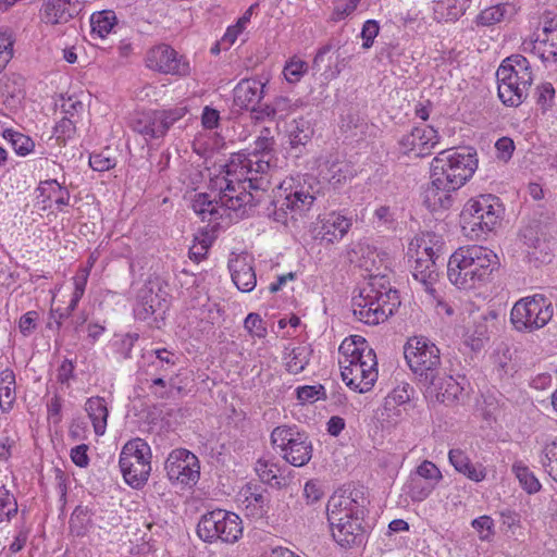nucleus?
<instances>
[{
  "label": "nucleus",
  "instance_id": "obj_1",
  "mask_svg": "<svg viewBox=\"0 0 557 557\" xmlns=\"http://www.w3.org/2000/svg\"><path fill=\"white\" fill-rule=\"evenodd\" d=\"M274 139L259 136L248 154H235L226 165V175L218 177L210 194H197L193 201L194 212L208 221L220 225L233 220L232 214L242 218L262 201L269 187L267 174L273 160Z\"/></svg>",
  "mask_w": 557,
  "mask_h": 557
},
{
  "label": "nucleus",
  "instance_id": "obj_2",
  "mask_svg": "<svg viewBox=\"0 0 557 557\" xmlns=\"http://www.w3.org/2000/svg\"><path fill=\"white\" fill-rule=\"evenodd\" d=\"M497 265L498 257L493 250L479 245L463 246L449 257L447 276L457 288L470 290L488 282Z\"/></svg>",
  "mask_w": 557,
  "mask_h": 557
},
{
  "label": "nucleus",
  "instance_id": "obj_3",
  "mask_svg": "<svg viewBox=\"0 0 557 557\" xmlns=\"http://www.w3.org/2000/svg\"><path fill=\"white\" fill-rule=\"evenodd\" d=\"M338 363L343 381L352 391L369 392L377 380L374 350L360 335L346 337L339 348Z\"/></svg>",
  "mask_w": 557,
  "mask_h": 557
},
{
  "label": "nucleus",
  "instance_id": "obj_4",
  "mask_svg": "<svg viewBox=\"0 0 557 557\" xmlns=\"http://www.w3.org/2000/svg\"><path fill=\"white\" fill-rule=\"evenodd\" d=\"M399 305L398 292L385 275L380 274L371 275L351 301L354 315L369 325L384 322Z\"/></svg>",
  "mask_w": 557,
  "mask_h": 557
},
{
  "label": "nucleus",
  "instance_id": "obj_5",
  "mask_svg": "<svg viewBox=\"0 0 557 557\" xmlns=\"http://www.w3.org/2000/svg\"><path fill=\"white\" fill-rule=\"evenodd\" d=\"M326 510L333 539L341 546H351L361 541L363 505L358 502L357 495L336 492L330 497Z\"/></svg>",
  "mask_w": 557,
  "mask_h": 557
},
{
  "label": "nucleus",
  "instance_id": "obj_6",
  "mask_svg": "<svg viewBox=\"0 0 557 557\" xmlns=\"http://www.w3.org/2000/svg\"><path fill=\"white\" fill-rule=\"evenodd\" d=\"M503 213L499 198L491 194L468 200L460 214L463 235L471 240L481 239L496 228Z\"/></svg>",
  "mask_w": 557,
  "mask_h": 557
},
{
  "label": "nucleus",
  "instance_id": "obj_7",
  "mask_svg": "<svg viewBox=\"0 0 557 557\" xmlns=\"http://www.w3.org/2000/svg\"><path fill=\"white\" fill-rule=\"evenodd\" d=\"M478 168L476 153L470 148L446 149L441 151L431 163V173L440 183L449 184L459 189L472 177Z\"/></svg>",
  "mask_w": 557,
  "mask_h": 557
},
{
  "label": "nucleus",
  "instance_id": "obj_8",
  "mask_svg": "<svg viewBox=\"0 0 557 557\" xmlns=\"http://www.w3.org/2000/svg\"><path fill=\"white\" fill-rule=\"evenodd\" d=\"M310 189L311 187L300 180L294 177L284 180L273 195L275 221L286 223L288 216L295 221L302 218L315 200V196Z\"/></svg>",
  "mask_w": 557,
  "mask_h": 557
},
{
  "label": "nucleus",
  "instance_id": "obj_9",
  "mask_svg": "<svg viewBox=\"0 0 557 557\" xmlns=\"http://www.w3.org/2000/svg\"><path fill=\"white\" fill-rule=\"evenodd\" d=\"M404 355L411 372L422 386L435 380L442 370L441 351L428 337H410L404 347Z\"/></svg>",
  "mask_w": 557,
  "mask_h": 557
},
{
  "label": "nucleus",
  "instance_id": "obj_10",
  "mask_svg": "<svg viewBox=\"0 0 557 557\" xmlns=\"http://www.w3.org/2000/svg\"><path fill=\"white\" fill-rule=\"evenodd\" d=\"M197 534L207 543L220 540L234 544L243 535L242 520L234 512L215 509L201 517L197 525Z\"/></svg>",
  "mask_w": 557,
  "mask_h": 557
},
{
  "label": "nucleus",
  "instance_id": "obj_11",
  "mask_svg": "<svg viewBox=\"0 0 557 557\" xmlns=\"http://www.w3.org/2000/svg\"><path fill=\"white\" fill-rule=\"evenodd\" d=\"M552 302L541 294L519 299L510 311V322L519 332L544 327L553 318Z\"/></svg>",
  "mask_w": 557,
  "mask_h": 557
},
{
  "label": "nucleus",
  "instance_id": "obj_12",
  "mask_svg": "<svg viewBox=\"0 0 557 557\" xmlns=\"http://www.w3.org/2000/svg\"><path fill=\"white\" fill-rule=\"evenodd\" d=\"M150 447L141 438L127 442L120 454V468L125 482L133 487L143 486L150 474Z\"/></svg>",
  "mask_w": 557,
  "mask_h": 557
},
{
  "label": "nucleus",
  "instance_id": "obj_13",
  "mask_svg": "<svg viewBox=\"0 0 557 557\" xmlns=\"http://www.w3.org/2000/svg\"><path fill=\"white\" fill-rule=\"evenodd\" d=\"M187 113L186 107H175L169 110H150L138 112L131 122L134 132L146 140L163 137L170 127Z\"/></svg>",
  "mask_w": 557,
  "mask_h": 557
},
{
  "label": "nucleus",
  "instance_id": "obj_14",
  "mask_svg": "<svg viewBox=\"0 0 557 557\" xmlns=\"http://www.w3.org/2000/svg\"><path fill=\"white\" fill-rule=\"evenodd\" d=\"M164 469L171 482L183 485L196 484L200 474L198 458L184 448L171 451L165 460Z\"/></svg>",
  "mask_w": 557,
  "mask_h": 557
},
{
  "label": "nucleus",
  "instance_id": "obj_15",
  "mask_svg": "<svg viewBox=\"0 0 557 557\" xmlns=\"http://www.w3.org/2000/svg\"><path fill=\"white\" fill-rule=\"evenodd\" d=\"M146 64L150 70L162 74L187 76L190 73V66L185 57L164 44L158 45L147 52Z\"/></svg>",
  "mask_w": 557,
  "mask_h": 557
},
{
  "label": "nucleus",
  "instance_id": "obj_16",
  "mask_svg": "<svg viewBox=\"0 0 557 557\" xmlns=\"http://www.w3.org/2000/svg\"><path fill=\"white\" fill-rule=\"evenodd\" d=\"M438 140L440 136L436 129L429 125H422L413 127L410 133L404 135L399 145L405 153L424 157L438 144Z\"/></svg>",
  "mask_w": 557,
  "mask_h": 557
},
{
  "label": "nucleus",
  "instance_id": "obj_17",
  "mask_svg": "<svg viewBox=\"0 0 557 557\" xmlns=\"http://www.w3.org/2000/svg\"><path fill=\"white\" fill-rule=\"evenodd\" d=\"M533 49L543 62L557 61V16L545 15L542 26L535 32Z\"/></svg>",
  "mask_w": 557,
  "mask_h": 557
},
{
  "label": "nucleus",
  "instance_id": "obj_18",
  "mask_svg": "<svg viewBox=\"0 0 557 557\" xmlns=\"http://www.w3.org/2000/svg\"><path fill=\"white\" fill-rule=\"evenodd\" d=\"M351 226V222L339 212H330L319 216L317 225L313 227L315 239L334 244L339 242Z\"/></svg>",
  "mask_w": 557,
  "mask_h": 557
},
{
  "label": "nucleus",
  "instance_id": "obj_19",
  "mask_svg": "<svg viewBox=\"0 0 557 557\" xmlns=\"http://www.w3.org/2000/svg\"><path fill=\"white\" fill-rule=\"evenodd\" d=\"M496 78L520 83L522 87L531 86L534 79L530 62L522 54H512L503 60L496 71Z\"/></svg>",
  "mask_w": 557,
  "mask_h": 557
},
{
  "label": "nucleus",
  "instance_id": "obj_20",
  "mask_svg": "<svg viewBox=\"0 0 557 557\" xmlns=\"http://www.w3.org/2000/svg\"><path fill=\"white\" fill-rule=\"evenodd\" d=\"M423 387L426 395L434 397L437 401L443 404H454L463 391V386L451 375L442 373V370L436 374L435 380L426 382Z\"/></svg>",
  "mask_w": 557,
  "mask_h": 557
},
{
  "label": "nucleus",
  "instance_id": "obj_21",
  "mask_svg": "<svg viewBox=\"0 0 557 557\" xmlns=\"http://www.w3.org/2000/svg\"><path fill=\"white\" fill-rule=\"evenodd\" d=\"M232 281L243 293L251 292L257 284L253 259L248 253L236 255L228 261Z\"/></svg>",
  "mask_w": 557,
  "mask_h": 557
},
{
  "label": "nucleus",
  "instance_id": "obj_22",
  "mask_svg": "<svg viewBox=\"0 0 557 557\" xmlns=\"http://www.w3.org/2000/svg\"><path fill=\"white\" fill-rule=\"evenodd\" d=\"M265 84L260 79L240 81L234 89V102L242 109L256 111L263 98Z\"/></svg>",
  "mask_w": 557,
  "mask_h": 557
},
{
  "label": "nucleus",
  "instance_id": "obj_23",
  "mask_svg": "<svg viewBox=\"0 0 557 557\" xmlns=\"http://www.w3.org/2000/svg\"><path fill=\"white\" fill-rule=\"evenodd\" d=\"M79 11L78 0H48L41 10V21L57 25L67 23Z\"/></svg>",
  "mask_w": 557,
  "mask_h": 557
},
{
  "label": "nucleus",
  "instance_id": "obj_24",
  "mask_svg": "<svg viewBox=\"0 0 557 557\" xmlns=\"http://www.w3.org/2000/svg\"><path fill=\"white\" fill-rule=\"evenodd\" d=\"M457 189H451L449 184L440 183L431 173V183L423 191V203L433 212L447 210L453 206L451 194Z\"/></svg>",
  "mask_w": 557,
  "mask_h": 557
},
{
  "label": "nucleus",
  "instance_id": "obj_25",
  "mask_svg": "<svg viewBox=\"0 0 557 557\" xmlns=\"http://www.w3.org/2000/svg\"><path fill=\"white\" fill-rule=\"evenodd\" d=\"M450 465L456 471L474 482H481L486 476L485 468L478 463L473 465L469 456L460 448H453L448 453Z\"/></svg>",
  "mask_w": 557,
  "mask_h": 557
},
{
  "label": "nucleus",
  "instance_id": "obj_26",
  "mask_svg": "<svg viewBox=\"0 0 557 557\" xmlns=\"http://www.w3.org/2000/svg\"><path fill=\"white\" fill-rule=\"evenodd\" d=\"M412 276L424 286L428 293L435 292L434 284L437 281L438 273L436 261L431 258L413 257Z\"/></svg>",
  "mask_w": 557,
  "mask_h": 557
},
{
  "label": "nucleus",
  "instance_id": "obj_27",
  "mask_svg": "<svg viewBox=\"0 0 557 557\" xmlns=\"http://www.w3.org/2000/svg\"><path fill=\"white\" fill-rule=\"evenodd\" d=\"M530 87H522L520 83L509 79L497 78L498 97L507 107H519L527 99Z\"/></svg>",
  "mask_w": 557,
  "mask_h": 557
},
{
  "label": "nucleus",
  "instance_id": "obj_28",
  "mask_svg": "<svg viewBox=\"0 0 557 557\" xmlns=\"http://www.w3.org/2000/svg\"><path fill=\"white\" fill-rule=\"evenodd\" d=\"M313 447L308 434L305 432L296 438L294 447L283 453L281 457L294 467H304L312 458Z\"/></svg>",
  "mask_w": 557,
  "mask_h": 557
},
{
  "label": "nucleus",
  "instance_id": "obj_29",
  "mask_svg": "<svg viewBox=\"0 0 557 557\" xmlns=\"http://www.w3.org/2000/svg\"><path fill=\"white\" fill-rule=\"evenodd\" d=\"M85 410L91 420L94 431L97 435H103L107 429L109 410L104 398L95 396L86 400Z\"/></svg>",
  "mask_w": 557,
  "mask_h": 557
},
{
  "label": "nucleus",
  "instance_id": "obj_30",
  "mask_svg": "<svg viewBox=\"0 0 557 557\" xmlns=\"http://www.w3.org/2000/svg\"><path fill=\"white\" fill-rule=\"evenodd\" d=\"M305 432L300 431L296 425H280L271 432V444L273 448L281 455L287 449L294 447L296 438Z\"/></svg>",
  "mask_w": 557,
  "mask_h": 557
},
{
  "label": "nucleus",
  "instance_id": "obj_31",
  "mask_svg": "<svg viewBox=\"0 0 557 557\" xmlns=\"http://www.w3.org/2000/svg\"><path fill=\"white\" fill-rule=\"evenodd\" d=\"M286 132L292 149L298 150V152L301 153V148L310 141L312 136V129L309 123L302 117L293 120L287 125Z\"/></svg>",
  "mask_w": 557,
  "mask_h": 557
},
{
  "label": "nucleus",
  "instance_id": "obj_32",
  "mask_svg": "<svg viewBox=\"0 0 557 557\" xmlns=\"http://www.w3.org/2000/svg\"><path fill=\"white\" fill-rule=\"evenodd\" d=\"M312 355V349L310 345H299L293 347L289 351L285 352V368L290 374H299L301 373Z\"/></svg>",
  "mask_w": 557,
  "mask_h": 557
},
{
  "label": "nucleus",
  "instance_id": "obj_33",
  "mask_svg": "<svg viewBox=\"0 0 557 557\" xmlns=\"http://www.w3.org/2000/svg\"><path fill=\"white\" fill-rule=\"evenodd\" d=\"M323 178L333 187H339L354 176V169L345 160H334L326 163V169L322 171Z\"/></svg>",
  "mask_w": 557,
  "mask_h": 557
},
{
  "label": "nucleus",
  "instance_id": "obj_34",
  "mask_svg": "<svg viewBox=\"0 0 557 557\" xmlns=\"http://www.w3.org/2000/svg\"><path fill=\"white\" fill-rule=\"evenodd\" d=\"M435 238L436 236L432 233H425L421 236H417L409 244L408 256L413 258L419 257L420 255L421 258H431L436 261L440 248L435 247Z\"/></svg>",
  "mask_w": 557,
  "mask_h": 557
},
{
  "label": "nucleus",
  "instance_id": "obj_35",
  "mask_svg": "<svg viewBox=\"0 0 557 557\" xmlns=\"http://www.w3.org/2000/svg\"><path fill=\"white\" fill-rule=\"evenodd\" d=\"M15 374L11 369L0 372V408L3 412L10 411L16 399Z\"/></svg>",
  "mask_w": 557,
  "mask_h": 557
},
{
  "label": "nucleus",
  "instance_id": "obj_36",
  "mask_svg": "<svg viewBox=\"0 0 557 557\" xmlns=\"http://www.w3.org/2000/svg\"><path fill=\"white\" fill-rule=\"evenodd\" d=\"M412 394L413 387L408 383L396 386L385 398V410L400 417L401 410L398 407L408 405Z\"/></svg>",
  "mask_w": 557,
  "mask_h": 557
},
{
  "label": "nucleus",
  "instance_id": "obj_37",
  "mask_svg": "<svg viewBox=\"0 0 557 557\" xmlns=\"http://www.w3.org/2000/svg\"><path fill=\"white\" fill-rule=\"evenodd\" d=\"M255 470L259 476V479L267 484L272 486L282 487L286 485V481L282 478L280 472V467L277 463L268 460V459H258L255 466Z\"/></svg>",
  "mask_w": 557,
  "mask_h": 557
},
{
  "label": "nucleus",
  "instance_id": "obj_38",
  "mask_svg": "<svg viewBox=\"0 0 557 557\" xmlns=\"http://www.w3.org/2000/svg\"><path fill=\"white\" fill-rule=\"evenodd\" d=\"M161 308V299L152 289H144L139 294V299L135 306V315L140 320H146L154 314Z\"/></svg>",
  "mask_w": 557,
  "mask_h": 557
},
{
  "label": "nucleus",
  "instance_id": "obj_39",
  "mask_svg": "<svg viewBox=\"0 0 557 557\" xmlns=\"http://www.w3.org/2000/svg\"><path fill=\"white\" fill-rule=\"evenodd\" d=\"M116 22V16L113 11L106 10L96 12L90 16L91 35L99 38H106L111 33Z\"/></svg>",
  "mask_w": 557,
  "mask_h": 557
},
{
  "label": "nucleus",
  "instance_id": "obj_40",
  "mask_svg": "<svg viewBox=\"0 0 557 557\" xmlns=\"http://www.w3.org/2000/svg\"><path fill=\"white\" fill-rule=\"evenodd\" d=\"M493 358L495 369L500 377L511 376L517 372V366L512 361V352L508 345H499Z\"/></svg>",
  "mask_w": 557,
  "mask_h": 557
},
{
  "label": "nucleus",
  "instance_id": "obj_41",
  "mask_svg": "<svg viewBox=\"0 0 557 557\" xmlns=\"http://www.w3.org/2000/svg\"><path fill=\"white\" fill-rule=\"evenodd\" d=\"M243 504L250 515H262L264 512L265 497L256 486L246 485L242 491Z\"/></svg>",
  "mask_w": 557,
  "mask_h": 557
},
{
  "label": "nucleus",
  "instance_id": "obj_42",
  "mask_svg": "<svg viewBox=\"0 0 557 557\" xmlns=\"http://www.w3.org/2000/svg\"><path fill=\"white\" fill-rule=\"evenodd\" d=\"M512 472L519 480L522 487L529 493L533 494L540 491L541 484L530 469L521 461L512 465Z\"/></svg>",
  "mask_w": 557,
  "mask_h": 557
},
{
  "label": "nucleus",
  "instance_id": "obj_43",
  "mask_svg": "<svg viewBox=\"0 0 557 557\" xmlns=\"http://www.w3.org/2000/svg\"><path fill=\"white\" fill-rule=\"evenodd\" d=\"M406 487L407 494L411 500L414 503H420L431 495L432 491L434 490V484L424 483L421 479L411 476Z\"/></svg>",
  "mask_w": 557,
  "mask_h": 557
},
{
  "label": "nucleus",
  "instance_id": "obj_44",
  "mask_svg": "<svg viewBox=\"0 0 557 557\" xmlns=\"http://www.w3.org/2000/svg\"><path fill=\"white\" fill-rule=\"evenodd\" d=\"M17 502L13 494L5 487H0V522L10 521L17 513Z\"/></svg>",
  "mask_w": 557,
  "mask_h": 557
},
{
  "label": "nucleus",
  "instance_id": "obj_45",
  "mask_svg": "<svg viewBox=\"0 0 557 557\" xmlns=\"http://www.w3.org/2000/svg\"><path fill=\"white\" fill-rule=\"evenodd\" d=\"M14 39L9 28L0 27V73L13 57Z\"/></svg>",
  "mask_w": 557,
  "mask_h": 557
},
{
  "label": "nucleus",
  "instance_id": "obj_46",
  "mask_svg": "<svg viewBox=\"0 0 557 557\" xmlns=\"http://www.w3.org/2000/svg\"><path fill=\"white\" fill-rule=\"evenodd\" d=\"M540 461L546 472L557 481V442L547 443L544 446Z\"/></svg>",
  "mask_w": 557,
  "mask_h": 557
},
{
  "label": "nucleus",
  "instance_id": "obj_47",
  "mask_svg": "<svg viewBox=\"0 0 557 557\" xmlns=\"http://www.w3.org/2000/svg\"><path fill=\"white\" fill-rule=\"evenodd\" d=\"M4 138H8L12 148L18 156H26L33 151L35 144L33 139L24 134L7 131Z\"/></svg>",
  "mask_w": 557,
  "mask_h": 557
},
{
  "label": "nucleus",
  "instance_id": "obj_48",
  "mask_svg": "<svg viewBox=\"0 0 557 557\" xmlns=\"http://www.w3.org/2000/svg\"><path fill=\"white\" fill-rule=\"evenodd\" d=\"M297 399L300 404H313L320 399H326V392L323 385H304L296 389Z\"/></svg>",
  "mask_w": 557,
  "mask_h": 557
},
{
  "label": "nucleus",
  "instance_id": "obj_49",
  "mask_svg": "<svg viewBox=\"0 0 557 557\" xmlns=\"http://www.w3.org/2000/svg\"><path fill=\"white\" fill-rule=\"evenodd\" d=\"M307 71V62L300 60L297 57H294L286 62L283 69V74L288 83L295 84L301 79V77L306 74Z\"/></svg>",
  "mask_w": 557,
  "mask_h": 557
},
{
  "label": "nucleus",
  "instance_id": "obj_50",
  "mask_svg": "<svg viewBox=\"0 0 557 557\" xmlns=\"http://www.w3.org/2000/svg\"><path fill=\"white\" fill-rule=\"evenodd\" d=\"M471 527L478 532L482 542H491L495 535V523L490 516H480L471 521Z\"/></svg>",
  "mask_w": 557,
  "mask_h": 557
},
{
  "label": "nucleus",
  "instance_id": "obj_51",
  "mask_svg": "<svg viewBox=\"0 0 557 557\" xmlns=\"http://www.w3.org/2000/svg\"><path fill=\"white\" fill-rule=\"evenodd\" d=\"M507 8L505 4H497L483 10L476 17V24L482 26H491L499 23L505 14Z\"/></svg>",
  "mask_w": 557,
  "mask_h": 557
},
{
  "label": "nucleus",
  "instance_id": "obj_52",
  "mask_svg": "<svg viewBox=\"0 0 557 557\" xmlns=\"http://www.w3.org/2000/svg\"><path fill=\"white\" fill-rule=\"evenodd\" d=\"M536 103L543 112H546L555 104V88L552 83L545 82L536 87Z\"/></svg>",
  "mask_w": 557,
  "mask_h": 557
},
{
  "label": "nucleus",
  "instance_id": "obj_53",
  "mask_svg": "<svg viewBox=\"0 0 557 557\" xmlns=\"http://www.w3.org/2000/svg\"><path fill=\"white\" fill-rule=\"evenodd\" d=\"M361 0H336L334 2L331 20L339 22L349 17L357 9Z\"/></svg>",
  "mask_w": 557,
  "mask_h": 557
},
{
  "label": "nucleus",
  "instance_id": "obj_54",
  "mask_svg": "<svg viewBox=\"0 0 557 557\" xmlns=\"http://www.w3.org/2000/svg\"><path fill=\"white\" fill-rule=\"evenodd\" d=\"M88 276H89V269L82 268V269H79L77 274L73 277L74 292H73V295L71 298L72 308H76L79 300L82 299V297L85 293L86 285H87Z\"/></svg>",
  "mask_w": 557,
  "mask_h": 557
},
{
  "label": "nucleus",
  "instance_id": "obj_55",
  "mask_svg": "<svg viewBox=\"0 0 557 557\" xmlns=\"http://www.w3.org/2000/svg\"><path fill=\"white\" fill-rule=\"evenodd\" d=\"M380 25L375 20H368L363 23L361 29V38L363 40L362 48L369 49L373 46L374 39L379 35Z\"/></svg>",
  "mask_w": 557,
  "mask_h": 557
},
{
  "label": "nucleus",
  "instance_id": "obj_56",
  "mask_svg": "<svg viewBox=\"0 0 557 557\" xmlns=\"http://www.w3.org/2000/svg\"><path fill=\"white\" fill-rule=\"evenodd\" d=\"M116 161L114 158H111L107 154V152L92 153L89 157V165L92 170L103 172L114 168Z\"/></svg>",
  "mask_w": 557,
  "mask_h": 557
},
{
  "label": "nucleus",
  "instance_id": "obj_57",
  "mask_svg": "<svg viewBox=\"0 0 557 557\" xmlns=\"http://www.w3.org/2000/svg\"><path fill=\"white\" fill-rule=\"evenodd\" d=\"M417 478L431 480L437 483L440 480H442V473L440 469L433 463L432 461L424 460L418 468H417Z\"/></svg>",
  "mask_w": 557,
  "mask_h": 557
},
{
  "label": "nucleus",
  "instance_id": "obj_58",
  "mask_svg": "<svg viewBox=\"0 0 557 557\" xmlns=\"http://www.w3.org/2000/svg\"><path fill=\"white\" fill-rule=\"evenodd\" d=\"M45 184L50 186L52 193L58 194L54 202L59 209L69 206L71 196L65 187L61 186L55 180L47 181Z\"/></svg>",
  "mask_w": 557,
  "mask_h": 557
},
{
  "label": "nucleus",
  "instance_id": "obj_59",
  "mask_svg": "<svg viewBox=\"0 0 557 557\" xmlns=\"http://www.w3.org/2000/svg\"><path fill=\"white\" fill-rule=\"evenodd\" d=\"M244 326L249 333L259 337L263 336L265 332L263 321L258 313H249L245 319Z\"/></svg>",
  "mask_w": 557,
  "mask_h": 557
},
{
  "label": "nucleus",
  "instance_id": "obj_60",
  "mask_svg": "<svg viewBox=\"0 0 557 557\" xmlns=\"http://www.w3.org/2000/svg\"><path fill=\"white\" fill-rule=\"evenodd\" d=\"M495 148L497 150V157L504 161H507L512 156L515 144L513 140L509 137H502L496 141Z\"/></svg>",
  "mask_w": 557,
  "mask_h": 557
},
{
  "label": "nucleus",
  "instance_id": "obj_61",
  "mask_svg": "<svg viewBox=\"0 0 557 557\" xmlns=\"http://www.w3.org/2000/svg\"><path fill=\"white\" fill-rule=\"evenodd\" d=\"M304 496L308 504H313L321 499L323 491L318 481L310 480L305 484Z\"/></svg>",
  "mask_w": 557,
  "mask_h": 557
},
{
  "label": "nucleus",
  "instance_id": "obj_62",
  "mask_svg": "<svg viewBox=\"0 0 557 557\" xmlns=\"http://www.w3.org/2000/svg\"><path fill=\"white\" fill-rule=\"evenodd\" d=\"M37 318L36 311H28L20 318L18 329L23 335H29L35 330Z\"/></svg>",
  "mask_w": 557,
  "mask_h": 557
},
{
  "label": "nucleus",
  "instance_id": "obj_63",
  "mask_svg": "<svg viewBox=\"0 0 557 557\" xmlns=\"http://www.w3.org/2000/svg\"><path fill=\"white\" fill-rule=\"evenodd\" d=\"M87 450H88V446L85 444L77 445L74 448H72V450H71L72 461L81 468L87 467L89 463Z\"/></svg>",
  "mask_w": 557,
  "mask_h": 557
},
{
  "label": "nucleus",
  "instance_id": "obj_64",
  "mask_svg": "<svg viewBox=\"0 0 557 557\" xmlns=\"http://www.w3.org/2000/svg\"><path fill=\"white\" fill-rule=\"evenodd\" d=\"M219 111L210 107H205L201 115V122L205 128L213 129L219 125Z\"/></svg>",
  "mask_w": 557,
  "mask_h": 557
}]
</instances>
